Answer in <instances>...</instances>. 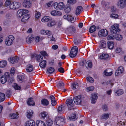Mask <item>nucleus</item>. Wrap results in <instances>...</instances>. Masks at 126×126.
Wrapping results in <instances>:
<instances>
[{
    "label": "nucleus",
    "mask_w": 126,
    "mask_h": 126,
    "mask_svg": "<svg viewBox=\"0 0 126 126\" xmlns=\"http://www.w3.org/2000/svg\"><path fill=\"white\" fill-rule=\"evenodd\" d=\"M55 122L57 126H63L65 124L64 118L62 116L56 117Z\"/></svg>",
    "instance_id": "f257e3e1"
},
{
    "label": "nucleus",
    "mask_w": 126,
    "mask_h": 126,
    "mask_svg": "<svg viewBox=\"0 0 126 126\" xmlns=\"http://www.w3.org/2000/svg\"><path fill=\"white\" fill-rule=\"evenodd\" d=\"M119 25L118 24H115L111 26L110 28V30L111 33L115 34L117 32L120 31V30L119 29Z\"/></svg>",
    "instance_id": "f03ea898"
},
{
    "label": "nucleus",
    "mask_w": 126,
    "mask_h": 126,
    "mask_svg": "<svg viewBox=\"0 0 126 126\" xmlns=\"http://www.w3.org/2000/svg\"><path fill=\"white\" fill-rule=\"evenodd\" d=\"M78 48L77 46H74L72 48L69 54V56L72 58L75 57L77 55Z\"/></svg>",
    "instance_id": "7ed1b4c3"
},
{
    "label": "nucleus",
    "mask_w": 126,
    "mask_h": 126,
    "mask_svg": "<svg viewBox=\"0 0 126 126\" xmlns=\"http://www.w3.org/2000/svg\"><path fill=\"white\" fill-rule=\"evenodd\" d=\"M66 103L68 107L69 110L74 109V105L72 99H67L66 101Z\"/></svg>",
    "instance_id": "20e7f679"
},
{
    "label": "nucleus",
    "mask_w": 126,
    "mask_h": 126,
    "mask_svg": "<svg viewBox=\"0 0 126 126\" xmlns=\"http://www.w3.org/2000/svg\"><path fill=\"white\" fill-rule=\"evenodd\" d=\"M10 76L9 73H5L4 75L2 76L0 78V81L1 82L2 84L5 83L7 81V79L9 78Z\"/></svg>",
    "instance_id": "39448f33"
},
{
    "label": "nucleus",
    "mask_w": 126,
    "mask_h": 126,
    "mask_svg": "<svg viewBox=\"0 0 126 126\" xmlns=\"http://www.w3.org/2000/svg\"><path fill=\"white\" fill-rule=\"evenodd\" d=\"M14 39L15 38L12 35H9L6 39L5 41L6 44L8 46L11 45Z\"/></svg>",
    "instance_id": "423d86ee"
},
{
    "label": "nucleus",
    "mask_w": 126,
    "mask_h": 126,
    "mask_svg": "<svg viewBox=\"0 0 126 126\" xmlns=\"http://www.w3.org/2000/svg\"><path fill=\"white\" fill-rule=\"evenodd\" d=\"M64 6V4L63 2H60L58 4L57 2H56L54 4V8L58 10H62Z\"/></svg>",
    "instance_id": "0eeeda50"
},
{
    "label": "nucleus",
    "mask_w": 126,
    "mask_h": 126,
    "mask_svg": "<svg viewBox=\"0 0 126 126\" xmlns=\"http://www.w3.org/2000/svg\"><path fill=\"white\" fill-rule=\"evenodd\" d=\"M20 6V4L19 2H14L12 3L9 7L11 9H16L19 8Z\"/></svg>",
    "instance_id": "6e6552de"
},
{
    "label": "nucleus",
    "mask_w": 126,
    "mask_h": 126,
    "mask_svg": "<svg viewBox=\"0 0 126 126\" xmlns=\"http://www.w3.org/2000/svg\"><path fill=\"white\" fill-rule=\"evenodd\" d=\"M117 5L119 8H123L126 6V0H119Z\"/></svg>",
    "instance_id": "1a4fd4ad"
},
{
    "label": "nucleus",
    "mask_w": 126,
    "mask_h": 126,
    "mask_svg": "<svg viewBox=\"0 0 126 126\" xmlns=\"http://www.w3.org/2000/svg\"><path fill=\"white\" fill-rule=\"evenodd\" d=\"M108 33L107 31L105 29H103L100 31L98 33V35L99 37L106 36Z\"/></svg>",
    "instance_id": "9d476101"
},
{
    "label": "nucleus",
    "mask_w": 126,
    "mask_h": 126,
    "mask_svg": "<svg viewBox=\"0 0 126 126\" xmlns=\"http://www.w3.org/2000/svg\"><path fill=\"white\" fill-rule=\"evenodd\" d=\"M75 103L76 104H80L82 100L81 95H79L74 98L73 99Z\"/></svg>",
    "instance_id": "9b49d317"
},
{
    "label": "nucleus",
    "mask_w": 126,
    "mask_h": 126,
    "mask_svg": "<svg viewBox=\"0 0 126 126\" xmlns=\"http://www.w3.org/2000/svg\"><path fill=\"white\" fill-rule=\"evenodd\" d=\"M23 5L24 7L26 8H29L31 6V3L29 0H25Z\"/></svg>",
    "instance_id": "f8f14e48"
},
{
    "label": "nucleus",
    "mask_w": 126,
    "mask_h": 126,
    "mask_svg": "<svg viewBox=\"0 0 126 126\" xmlns=\"http://www.w3.org/2000/svg\"><path fill=\"white\" fill-rule=\"evenodd\" d=\"M91 103L93 104H95L98 98L97 94H93L91 95Z\"/></svg>",
    "instance_id": "ddd939ff"
},
{
    "label": "nucleus",
    "mask_w": 126,
    "mask_h": 126,
    "mask_svg": "<svg viewBox=\"0 0 126 126\" xmlns=\"http://www.w3.org/2000/svg\"><path fill=\"white\" fill-rule=\"evenodd\" d=\"M25 126H35V123L33 120H30L27 121L25 124Z\"/></svg>",
    "instance_id": "4468645a"
},
{
    "label": "nucleus",
    "mask_w": 126,
    "mask_h": 126,
    "mask_svg": "<svg viewBox=\"0 0 126 126\" xmlns=\"http://www.w3.org/2000/svg\"><path fill=\"white\" fill-rule=\"evenodd\" d=\"M124 71L123 67L121 66L119 67L117 70L116 71L115 75L116 76H118L122 73Z\"/></svg>",
    "instance_id": "2eb2a0df"
},
{
    "label": "nucleus",
    "mask_w": 126,
    "mask_h": 126,
    "mask_svg": "<svg viewBox=\"0 0 126 126\" xmlns=\"http://www.w3.org/2000/svg\"><path fill=\"white\" fill-rule=\"evenodd\" d=\"M83 10V8L81 6H78L76 9L75 14L76 15H78Z\"/></svg>",
    "instance_id": "dca6fc26"
},
{
    "label": "nucleus",
    "mask_w": 126,
    "mask_h": 126,
    "mask_svg": "<svg viewBox=\"0 0 126 126\" xmlns=\"http://www.w3.org/2000/svg\"><path fill=\"white\" fill-rule=\"evenodd\" d=\"M52 20V18L49 16H46L43 17L41 19L43 22H48L51 21Z\"/></svg>",
    "instance_id": "f3484780"
},
{
    "label": "nucleus",
    "mask_w": 126,
    "mask_h": 126,
    "mask_svg": "<svg viewBox=\"0 0 126 126\" xmlns=\"http://www.w3.org/2000/svg\"><path fill=\"white\" fill-rule=\"evenodd\" d=\"M10 60L9 59L10 62L12 63H15L17 62L18 60V58L17 56L12 57L10 58Z\"/></svg>",
    "instance_id": "a211bd4d"
},
{
    "label": "nucleus",
    "mask_w": 126,
    "mask_h": 126,
    "mask_svg": "<svg viewBox=\"0 0 126 126\" xmlns=\"http://www.w3.org/2000/svg\"><path fill=\"white\" fill-rule=\"evenodd\" d=\"M113 73L112 72L110 69H108L105 70L104 72V75L107 76H110Z\"/></svg>",
    "instance_id": "6ab92c4d"
},
{
    "label": "nucleus",
    "mask_w": 126,
    "mask_h": 126,
    "mask_svg": "<svg viewBox=\"0 0 126 126\" xmlns=\"http://www.w3.org/2000/svg\"><path fill=\"white\" fill-rule=\"evenodd\" d=\"M33 111L32 110H29L27 111V117L28 118H31L33 115Z\"/></svg>",
    "instance_id": "aec40b11"
},
{
    "label": "nucleus",
    "mask_w": 126,
    "mask_h": 126,
    "mask_svg": "<svg viewBox=\"0 0 126 126\" xmlns=\"http://www.w3.org/2000/svg\"><path fill=\"white\" fill-rule=\"evenodd\" d=\"M64 85L63 82L62 81H60L57 83V86L58 88L61 89L63 88Z\"/></svg>",
    "instance_id": "412c9836"
},
{
    "label": "nucleus",
    "mask_w": 126,
    "mask_h": 126,
    "mask_svg": "<svg viewBox=\"0 0 126 126\" xmlns=\"http://www.w3.org/2000/svg\"><path fill=\"white\" fill-rule=\"evenodd\" d=\"M51 14L53 16L61 15H62L61 12L57 11H52L51 12Z\"/></svg>",
    "instance_id": "4be33fe9"
},
{
    "label": "nucleus",
    "mask_w": 126,
    "mask_h": 126,
    "mask_svg": "<svg viewBox=\"0 0 126 126\" xmlns=\"http://www.w3.org/2000/svg\"><path fill=\"white\" fill-rule=\"evenodd\" d=\"M33 66L31 64L28 65L27 66L26 71L28 72H31L33 70Z\"/></svg>",
    "instance_id": "5701e85b"
},
{
    "label": "nucleus",
    "mask_w": 126,
    "mask_h": 126,
    "mask_svg": "<svg viewBox=\"0 0 126 126\" xmlns=\"http://www.w3.org/2000/svg\"><path fill=\"white\" fill-rule=\"evenodd\" d=\"M18 114L17 113H12L10 114L9 115V116L12 119H15L17 118H18Z\"/></svg>",
    "instance_id": "b1692460"
},
{
    "label": "nucleus",
    "mask_w": 126,
    "mask_h": 126,
    "mask_svg": "<svg viewBox=\"0 0 126 126\" xmlns=\"http://www.w3.org/2000/svg\"><path fill=\"white\" fill-rule=\"evenodd\" d=\"M114 43L112 42H108V47L110 49H112L114 47Z\"/></svg>",
    "instance_id": "393cba45"
},
{
    "label": "nucleus",
    "mask_w": 126,
    "mask_h": 126,
    "mask_svg": "<svg viewBox=\"0 0 126 126\" xmlns=\"http://www.w3.org/2000/svg\"><path fill=\"white\" fill-rule=\"evenodd\" d=\"M27 103L28 105L30 106H33L35 104L34 101L32 100V98H31L28 99V100L27 101Z\"/></svg>",
    "instance_id": "a878e982"
},
{
    "label": "nucleus",
    "mask_w": 126,
    "mask_h": 126,
    "mask_svg": "<svg viewBox=\"0 0 126 126\" xmlns=\"http://www.w3.org/2000/svg\"><path fill=\"white\" fill-rule=\"evenodd\" d=\"M41 103L42 105L45 106H47L49 104L48 101L46 99H42L41 101Z\"/></svg>",
    "instance_id": "bb28decb"
},
{
    "label": "nucleus",
    "mask_w": 126,
    "mask_h": 126,
    "mask_svg": "<svg viewBox=\"0 0 126 126\" xmlns=\"http://www.w3.org/2000/svg\"><path fill=\"white\" fill-rule=\"evenodd\" d=\"M36 124L37 126H46L44 122L41 121H37Z\"/></svg>",
    "instance_id": "cd10ccee"
},
{
    "label": "nucleus",
    "mask_w": 126,
    "mask_h": 126,
    "mask_svg": "<svg viewBox=\"0 0 126 126\" xmlns=\"http://www.w3.org/2000/svg\"><path fill=\"white\" fill-rule=\"evenodd\" d=\"M47 62L45 60H44L42 61L39 64V65L41 68H44L46 67Z\"/></svg>",
    "instance_id": "c85d7f7f"
},
{
    "label": "nucleus",
    "mask_w": 126,
    "mask_h": 126,
    "mask_svg": "<svg viewBox=\"0 0 126 126\" xmlns=\"http://www.w3.org/2000/svg\"><path fill=\"white\" fill-rule=\"evenodd\" d=\"M30 15L28 14L24 16L21 19V21L22 22H25L27 20L30 18Z\"/></svg>",
    "instance_id": "c756f323"
},
{
    "label": "nucleus",
    "mask_w": 126,
    "mask_h": 126,
    "mask_svg": "<svg viewBox=\"0 0 126 126\" xmlns=\"http://www.w3.org/2000/svg\"><path fill=\"white\" fill-rule=\"evenodd\" d=\"M7 62L5 61H0V67L3 68L5 67L6 65Z\"/></svg>",
    "instance_id": "7c9ffc66"
},
{
    "label": "nucleus",
    "mask_w": 126,
    "mask_h": 126,
    "mask_svg": "<svg viewBox=\"0 0 126 126\" xmlns=\"http://www.w3.org/2000/svg\"><path fill=\"white\" fill-rule=\"evenodd\" d=\"M109 55L107 54H103L100 56V58L101 59H107L109 57Z\"/></svg>",
    "instance_id": "2f4dec72"
},
{
    "label": "nucleus",
    "mask_w": 126,
    "mask_h": 126,
    "mask_svg": "<svg viewBox=\"0 0 126 126\" xmlns=\"http://www.w3.org/2000/svg\"><path fill=\"white\" fill-rule=\"evenodd\" d=\"M124 93V92L122 89H119L117 91L115 92V94L116 96L120 95Z\"/></svg>",
    "instance_id": "473e14b6"
},
{
    "label": "nucleus",
    "mask_w": 126,
    "mask_h": 126,
    "mask_svg": "<svg viewBox=\"0 0 126 126\" xmlns=\"http://www.w3.org/2000/svg\"><path fill=\"white\" fill-rule=\"evenodd\" d=\"M109 113H104L101 116V119H106L109 118Z\"/></svg>",
    "instance_id": "72a5a7b5"
},
{
    "label": "nucleus",
    "mask_w": 126,
    "mask_h": 126,
    "mask_svg": "<svg viewBox=\"0 0 126 126\" xmlns=\"http://www.w3.org/2000/svg\"><path fill=\"white\" fill-rule=\"evenodd\" d=\"M96 29V26L94 25L91 26L90 28L89 32L90 33H92L95 31Z\"/></svg>",
    "instance_id": "f704fd0d"
},
{
    "label": "nucleus",
    "mask_w": 126,
    "mask_h": 126,
    "mask_svg": "<svg viewBox=\"0 0 126 126\" xmlns=\"http://www.w3.org/2000/svg\"><path fill=\"white\" fill-rule=\"evenodd\" d=\"M33 38L34 37L32 36H29L26 38V41L28 43H30L33 40Z\"/></svg>",
    "instance_id": "c9c22d12"
},
{
    "label": "nucleus",
    "mask_w": 126,
    "mask_h": 126,
    "mask_svg": "<svg viewBox=\"0 0 126 126\" xmlns=\"http://www.w3.org/2000/svg\"><path fill=\"white\" fill-rule=\"evenodd\" d=\"M5 98V96L4 94L0 92V102L3 101Z\"/></svg>",
    "instance_id": "e433bc0d"
},
{
    "label": "nucleus",
    "mask_w": 126,
    "mask_h": 126,
    "mask_svg": "<svg viewBox=\"0 0 126 126\" xmlns=\"http://www.w3.org/2000/svg\"><path fill=\"white\" fill-rule=\"evenodd\" d=\"M35 17L36 19H39L41 16V14L40 12L36 11L35 12Z\"/></svg>",
    "instance_id": "4c0bfd02"
},
{
    "label": "nucleus",
    "mask_w": 126,
    "mask_h": 126,
    "mask_svg": "<svg viewBox=\"0 0 126 126\" xmlns=\"http://www.w3.org/2000/svg\"><path fill=\"white\" fill-rule=\"evenodd\" d=\"M123 38L122 36L120 35H114V39L118 40H122Z\"/></svg>",
    "instance_id": "58836bf2"
},
{
    "label": "nucleus",
    "mask_w": 126,
    "mask_h": 126,
    "mask_svg": "<svg viewBox=\"0 0 126 126\" xmlns=\"http://www.w3.org/2000/svg\"><path fill=\"white\" fill-rule=\"evenodd\" d=\"M23 15L22 10L21 9L19 10L17 12V16L18 18H20Z\"/></svg>",
    "instance_id": "ea45409f"
},
{
    "label": "nucleus",
    "mask_w": 126,
    "mask_h": 126,
    "mask_svg": "<svg viewBox=\"0 0 126 126\" xmlns=\"http://www.w3.org/2000/svg\"><path fill=\"white\" fill-rule=\"evenodd\" d=\"M36 58L37 60L39 62H40L42 61L43 58V56L41 55H36Z\"/></svg>",
    "instance_id": "a19ab883"
},
{
    "label": "nucleus",
    "mask_w": 126,
    "mask_h": 126,
    "mask_svg": "<svg viewBox=\"0 0 126 126\" xmlns=\"http://www.w3.org/2000/svg\"><path fill=\"white\" fill-rule=\"evenodd\" d=\"M54 69L53 67H50L48 68L47 72L49 74H51L54 72Z\"/></svg>",
    "instance_id": "79ce46f5"
},
{
    "label": "nucleus",
    "mask_w": 126,
    "mask_h": 126,
    "mask_svg": "<svg viewBox=\"0 0 126 126\" xmlns=\"http://www.w3.org/2000/svg\"><path fill=\"white\" fill-rule=\"evenodd\" d=\"M71 9V7L70 6H67V7H65L64 11L66 13H68L70 11Z\"/></svg>",
    "instance_id": "37998d69"
},
{
    "label": "nucleus",
    "mask_w": 126,
    "mask_h": 126,
    "mask_svg": "<svg viewBox=\"0 0 126 126\" xmlns=\"http://www.w3.org/2000/svg\"><path fill=\"white\" fill-rule=\"evenodd\" d=\"M69 120H71L77 119V118L76 114L73 113L71 114V116L69 117Z\"/></svg>",
    "instance_id": "c03bdc74"
},
{
    "label": "nucleus",
    "mask_w": 126,
    "mask_h": 126,
    "mask_svg": "<svg viewBox=\"0 0 126 126\" xmlns=\"http://www.w3.org/2000/svg\"><path fill=\"white\" fill-rule=\"evenodd\" d=\"M87 63V61L83 59L80 62L79 64L80 66H84Z\"/></svg>",
    "instance_id": "a18cd8bd"
},
{
    "label": "nucleus",
    "mask_w": 126,
    "mask_h": 126,
    "mask_svg": "<svg viewBox=\"0 0 126 126\" xmlns=\"http://www.w3.org/2000/svg\"><path fill=\"white\" fill-rule=\"evenodd\" d=\"M67 29L68 31L70 32L73 31L75 32L76 31V29L75 28L72 26H70L69 28H67Z\"/></svg>",
    "instance_id": "49530a36"
},
{
    "label": "nucleus",
    "mask_w": 126,
    "mask_h": 126,
    "mask_svg": "<svg viewBox=\"0 0 126 126\" xmlns=\"http://www.w3.org/2000/svg\"><path fill=\"white\" fill-rule=\"evenodd\" d=\"M64 107L63 105H61L60 106H59L57 108V111L58 113H61V112L63 110V109Z\"/></svg>",
    "instance_id": "de8ad7c7"
},
{
    "label": "nucleus",
    "mask_w": 126,
    "mask_h": 126,
    "mask_svg": "<svg viewBox=\"0 0 126 126\" xmlns=\"http://www.w3.org/2000/svg\"><path fill=\"white\" fill-rule=\"evenodd\" d=\"M73 88L74 90H75L78 87L79 85L77 82L74 83L72 85Z\"/></svg>",
    "instance_id": "09e8293b"
},
{
    "label": "nucleus",
    "mask_w": 126,
    "mask_h": 126,
    "mask_svg": "<svg viewBox=\"0 0 126 126\" xmlns=\"http://www.w3.org/2000/svg\"><path fill=\"white\" fill-rule=\"evenodd\" d=\"M67 20L72 23H73L75 21L74 18L70 15V17H68V18Z\"/></svg>",
    "instance_id": "8fccbe9b"
},
{
    "label": "nucleus",
    "mask_w": 126,
    "mask_h": 126,
    "mask_svg": "<svg viewBox=\"0 0 126 126\" xmlns=\"http://www.w3.org/2000/svg\"><path fill=\"white\" fill-rule=\"evenodd\" d=\"M67 20L72 23H73L75 21L74 18L70 15V17H68V18Z\"/></svg>",
    "instance_id": "3c124183"
},
{
    "label": "nucleus",
    "mask_w": 126,
    "mask_h": 126,
    "mask_svg": "<svg viewBox=\"0 0 126 126\" xmlns=\"http://www.w3.org/2000/svg\"><path fill=\"white\" fill-rule=\"evenodd\" d=\"M34 38V40L35 42L37 43L40 41L41 39L40 37L39 36H36Z\"/></svg>",
    "instance_id": "603ef678"
},
{
    "label": "nucleus",
    "mask_w": 126,
    "mask_h": 126,
    "mask_svg": "<svg viewBox=\"0 0 126 126\" xmlns=\"http://www.w3.org/2000/svg\"><path fill=\"white\" fill-rule=\"evenodd\" d=\"M13 86L15 89L16 90H20L21 89L20 86H18L16 83H14Z\"/></svg>",
    "instance_id": "864d4df0"
},
{
    "label": "nucleus",
    "mask_w": 126,
    "mask_h": 126,
    "mask_svg": "<svg viewBox=\"0 0 126 126\" xmlns=\"http://www.w3.org/2000/svg\"><path fill=\"white\" fill-rule=\"evenodd\" d=\"M87 66L86 65V67L87 68H91L92 67V62H89L87 64Z\"/></svg>",
    "instance_id": "5fc2aeb1"
},
{
    "label": "nucleus",
    "mask_w": 126,
    "mask_h": 126,
    "mask_svg": "<svg viewBox=\"0 0 126 126\" xmlns=\"http://www.w3.org/2000/svg\"><path fill=\"white\" fill-rule=\"evenodd\" d=\"M55 22L54 21H51L50 23H47V25L49 27H51L52 26L55 25Z\"/></svg>",
    "instance_id": "6e6d98bb"
},
{
    "label": "nucleus",
    "mask_w": 126,
    "mask_h": 126,
    "mask_svg": "<svg viewBox=\"0 0 126 126\" xmlns=\"http://www.w3.org/2000/svg\"><path fill=\"white\" fill-rule=\"evenodd\" d=\"M53 123V121L50 120H49L47 121V126H51Z\"/></svg>",
    "instance_id": "4d7b16f0"
},
{
    "label": "nucleus",
    "mask_w": 126,
    "mask_h": 126,
    "mask_svg": "<svg viewBox=\"0 0 126 126\" xmlns=\"http://www.w3.org/2000/svg\"><path fill=\"white\" fill-rule=\"evenodd\" d=\"M110 16L114 19H117L118 17V15L117 14H112Z\"/></svg>",
    "instance_id": "13d9d810"
},
{
    "label": "nucleus",
    "mask_w": 126,
    "mask_h": 126,
    "mask_svg": "<svg viewBox=\"0 0 126 126\" xmlns=\"http://www.w3.org/2000/svg\"><path fill=\"white\" fill-rule=\"evenodd\" d=\"M45 35H47L48 38H50V37H49V36H51V37H52V33L50 31H46Z\"/></svg>",
    "instance_id": "bf43d9fd"
},
{
    "label": "nucleus",
    "mask_w": 126,
    "mask_h": 126,
    "mask_svg": "<svg viewBox=\"0 0 126 126\" xmlns=\"http://www.w3.org/2000/svg\"><path fill=\"white\" fill-rule=\"evenodd\" d=\"M87 80L91 83H93L94 82V79L90 77H88L86 78Z\"/></svg>",
    "instance_id": "052dcab7"
},
{
    "label": "nucleus",
    "mask_w": 126,
    "mask_h": 126,
    "mask_svg": "<svg viewBox=\"0 0 126 126\" xmlns=\"http://www.w3.org/2000/svg\"><path fill=\"white\" fill-rule=\"evenodd\" d=\"M11 3V1L9 0H7L5 3V5L6 7L10 5Z\"/></svg>",
    "instance_id": "680f3d73"
},
{
    "label": "nucleus",
    "mask_w": 126,
    "mask_h": 126,
    "mask_svg": "<svg viewBox=\"0 0 126 126\" xmlns=\"http://www.w3.org/2000/svg\"><path fill=\"white\" fill-rule=\"evenodd\" d=\"M106 43L105 41L103 42L101 45L102 48H105L106 47Z\"/></svg>",
    "instance_id": "e2e57ef3"
},
{
    "label": "nucleus",
    "mask_w": 126,
    "mask_h": 126,
    "mask_svg": "<svg viewBox=\"0 0 126 126\" xmlns=\"http://www.w3.org/2000/svg\"><path fill=\"white\" fill-rule=\"evenodd\" d=\"M11 95L10 91V90H7L6 92V96L8 98L10 97Z\"/></svg>",
    "instance_id": "0e129e2a"
},
{
    "label": "nucleus",
    "mask_w": 126,
    "mask_h": 126,
    "mask_svg": "<svg viewBox=\"0 0 126 126\" xmlns=\"http://www.w3.org/2000/svg\"><path fill=\"white\" fill-rule=\"evenodd\" d=\"M108 39L111 40L114 39V36L112 35H109L107 37Z\"/></svg>",
    "instance_id": "69168bd1"
},
{
    "label": "nucleus",
    "mask_w": 126,
    "mask_h": 126,
    "mask_svg": "<svg viewBox=\"0 0 126 126\" xmlns=\"http://www.w3.org/2000/svg\"><path fill=\"white\" fill-rule=\"evenodd\" d=\"M15 71V68H11L10 71V74L12 75H14Z\"/></svg>",
    "instance_id": "338daca9"
},
{
    "label": "nucleus",
    "mask_w": 126,
    "mask_h": 126,
    "mask_svg": "<svg viewBox=\"0 0 126 126\" xmlns=\"http://www.w3.org/2000/svg\"><path fill=\"white\" fill-rule=\"evenodd\" d=\"M41 54L44 57L47 56V54L46 52L44 51H42L40 52Z\"/></svg>",
    "instance_id": "774afa93"
}]
</instances>
